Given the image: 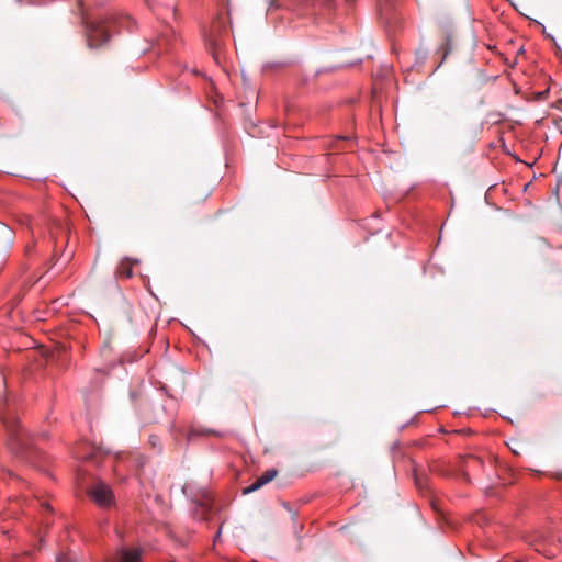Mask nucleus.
Returning <instances> with one entry per match:
<instances>
[{"mask_svg": "<svg viewBox=\"0 0 562 562\" xmlns=\"http://www.w3.org/2000/svg\"><path fill=\"white\" fill-rule=\"evenodd\" d=\"M392 0H378L379 10L383 13L386 10V7L391 4Z\"/></svg>", "mask_w": 562, "mask_h": 562, "instance_id": "1a4fd4ad", "label": "nucleus"}, {"mask_svg": "<svg viewBox=\"0 0 562 562\" xmlns=\"http://www.w3.org/2000/svg\"><path fill=\"white\" fill-rule=\"evenodd\" d=\"M8 406V397L0 395V420L3 423L8 432V447L15 456L31 460L33 453L36 452L33 450L31 438L13 415L4 413V408Z\"/></svg>", "mask_w": 562, "mask_h": 562, "instance_id": "f257e3e1", "label": "nucleus"}, {"mask_svg": "<svg viewBox=\"0 0 562 562\" xmlns=\"http://www.w3.org/2000/svg\"><path fill=\"white\" fill-rule=\"evenodd\" d=\"M278 474V471L276 469H269L265 473H262L261 476H259L250 486L246 487L244 490V494L252 493L263 485L271 482Z\"/></svg>", "mask_w": 562, "mask_h": 562, "instance_id": "20e7f679", "label": "nucleus"}, {"mask_svg": "<svg viewBox=\"0 0 562 562\" xmlns=\"http://www.w3.org/2000/svg\"><path fill=\"white\" fill-rule=\"evenodd\" d=\"M348 5H351L356 0H345Z\"/></svg>", "mask_w": 562, "mask_h": 562, "instance_id": "f8f14e48", "label": "nucleus"}, {"mask_svg": "<svg viewBox=\"0 0 562 562\" xmlns=\"http://www.w3.org/2000/svg\"><path fill=\"white\" fill-rule=\"evenodd\" d=\"M90 497L99 506L108 507L113 503V493L110 486L98 483L90 490Z\"/></svg>", "mask_w": 562, "mask_h": 562, "instance_id": "7ed1b4c3", "label": "nucleus"}, {"mask_svg": "<svg viewBox=\"0 0 562 562\" xmlns=\"http://www.w3.org/2000/svg\"><path fill=\"white\" fill-rule=\"evenodd\" d=\"M149 442L150 445L156 448L157 447V442H158V437L157 436H150L149 438Z\"/></svg>", "mask_w": 562, "mask_h": 562, "instance_id": "9b49d317", "label": "nucleus"}, {"mask_svg": "<svg viewBox=\"0 0 562 562\" xmlns=\"http://www.w3.org/2000/svg\"><path fill=\"white\" fill-rule=\"evenodd\" d=\"M281 7L279 0H269L268 12H272L273 10H278Z\"/></svg>", "mask_w": 562, "mask_h": 562, "instance_id": "6e6552de", "label": "nucleus"}, {"mask_svg": "<svg viewBox=\"0 0 562 562\" xmlns=\"http://www.w3.org/2000/svg\"><path fill=\"white\" fill-rule=\"evenodd\" d=\"M56 562H75L69 555L60 554L57 557Z\"/></svg>", "mask_w": 562, "mask_h": 562, "instance_id": "9d476101", "label": "nucleus"}, {"mask_svg": "<svg viewBox=\"0 0 562 562\" xmlns=\"http://www.w3.org/2000/svg\"><path fill=\"white\" fill-rule=\"evenodd\" d=\"M117 273L121 277H124L127 279L133 276V269H132V267L130 265V260L127 258H125L124 260L121 261L119 269H117Z\"/></svg>", "mask_w": 562, "mask_h": 562, "instance_id": "0eeeda50", "label": "nucleus"}, {"mask_svg": "<svg viewBox=\"0 0 562 562\" xmlns=\"http://www.w3.org/2000/svg\"><path fill=\"white\" fill-rule=\"evenodd\" d=\"M143 551L140 548L127 549L121 547L117 550L119 562H140Z\"/></svg>", "mask_w": 562, "mask_h": 562, "instance_id": "39448f33", "label": "nucleus"}, {"mask_svg": "<svg viewBox=\"0 0 562 562\" xmlns=\"http://www.w3.org/2000/svg\"><path fill=\"white\" fill-rule=\"evenodd\" d=\"M312 7L314 14H325L335 8V0H314Z\"/></svg>", "mask_w": 562, "mask_h": 562, "instance_id": "423d86ee", "label": "nucleus"}, {"mask_svg": "<svg viewBox=\"0 0 562 562\" xmlns=\"http://www.w3.org/2000/svg\"><path fill=\"white\" fill-rule=\"evenodd\" d=\"M87 43L91 48H97L106 43L111 36L112 27L116 24L113 16L100 19L98 21L86 20ZM121 26L131 30L133 19L131 16H121L117 21Z\"/></svg>", "mask_w": 562, "mask_h": 562, "instance_id": "f03ea898", "label": "nucleus"}, {"mask_svg": "<svg viewBox=\"0 0 562 562\" xmlns=\"http://www.w3.org/2000/svg\"><path fill=\"white\" fill-rule=\"evenodd\" d=\"M220 536H221V530H218V532L216 533L215 541L220 538Z\"/></svg>", "mask_w": 562, "mask_h": 562, "instance_id": "ddd939ff", "label": "nucleus"}]
</instances>
